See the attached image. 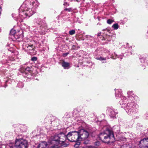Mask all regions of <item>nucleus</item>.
I'll use <instances>...</instances> for the list:
<instances>
[{
	"label": "nucleus",
	"instance_id": "9b49d317",
	"mask_svg": "<svg viewBox=\"0 0 148 148\" xmlns=\"http://www.w3.org/2000/svg\"><path fill=\"white\" fill-rule=\"evenodd\" d=\"M47 144L46 142H43L40 143L38 146L37 148H47Z\"/></svg>",
	"mask_w": 148,
	"mask_h": 148
},
{
	"label": "nucleus",
	"instance_id": "7ed1b4c3",
	"mask_svg": "<svg viewBox=\"0 0 148 148\" xmlns=\"http://www.w3.org/2000/svg\"><path fill=\"white\" fill-rule=\"evenodd\" d=\"M99 137L100 140L104 143H109L110 138L113 137V134L112 132L107 130L104 132L101 133Z\"/></svg>",
	"mask_w": 148,
	"mask_h": 148
},
{
	"label": "nucleus",
	"instance_id": "6e6552de",
	"mask_svg": "<svg viewBox=\"0 0 148 148\" xmlns=\"http://www.w3.org/2000/svg\"><path fill=\"white\" fill-rule=\"evenodd\" d=\"M139 145L140 148H148V138H145L141 140L139 142Z\"/></svg>",
	"mask_w": 148,
	"mask_h": 148
},
{
	"label": "nucleus",
	"instance_id": "ddd939ff",
	"mask_svg": "<svg viewBox=\"0 0 148 148\" xmlns=\"http://www.w3.org/2000/svg\"><path fill=\"white\" fill-rule=\"evenodd\" d=\"M115 96L116 97H121V96L122 90L120 89H116L115 90Z\"/></svg>",
	"mask_w": 148,
	"mask_h": 148
},
{
	"label": "nucleus",
	"instance_id": "20e7f679",
	"mask_svg": "<svg viewBox=\"0 0 148 148\" xmlns=\"http://www.w3.org/2000/svg\"><path fill=\"white\" fill-rule=\"evenodd\" d=\"M23 5H22L19 9V15L20 16L25 18L26 17H29L34 13V11L31 9L28 8H24Z\"/></svg>",
	"mask_w": 148,
	"mask_h": 148
},
{
	"label": "nucleus",
	"instance_id": "1a4fd4ad",
	"mask_svg": "<svg viewBox=\"0 0 148 148\" xmlns=\"http://www.w3.org/2000/svg\"><path fill=\"white\" fill-rule=\"evenodd\" d=\"M108 112L109 115L112 117H114L115 115L118 113V112L116 110L109 108L108 110Z\"/></svg>",
	"mask_w": 148,
	"mask_h": 148
},
{
	"label": "nucleus",
	"instance_id": "6ab92c4d",
	"mask_svg": "<svg viewBox=\"0 0 148 148\" xmlns=\"http://www.w3.org/2000/svg\"><path fill=\"white\" fill-rule=\"evenodd\" d=\"M96 59L98 60H106V58H102V57L97 58H96Z\"/></svg>",
	"mask_w": 148,
	"mask_h": 148
},
{
	"label": "nucleus",
	"instance_id": "a211bd4d",
	"mask_svg": "<svg viewBox=\"0 0 148 148\" xmlns=\"http://www.w3.org/2000/svg\"><path fill=\"white\" fill-rule=\"evenodd\" d=\"M75 31L74 30H71L69 32V33L71 35H72L75 34Z\"/></svg>",
	"mask_w": 148,
	"mask_h": 148
},
{
	"label": "nucleus",
	"instance_id": "f257e3e1",
	"mask_svg": "<svg viewBox=\"0 0 148 148\" xmlns=\"http://www.w3.org/2000/svg\"><path fill=\"white\" fill-rule=\"evenodd\" d=\"M79 133L76 131L68 133L66 136L64 133H61L51 136L49 140V148H58L61 146L66 147L64 143L66 139L70 141L75 142L79 140Z\"/></svg>",
	"mask_w": 148,
	"mask_h": 148
},
{
	"label": "nucleus",
	"instance_id": "aec40b11",
	"mask_svg": "<svg viewBox=\"0 0 148 148\" xmlns=\"http://www.w3.org/2000/svg\"><path fill=\"white\" fill-rule=\"evenodd\" d=\"M37 58L36 57H34L32 58L31 60L34 61H36L37 60Z\"/></svg>",
	"mask_w": 148,
	"mask_h": 148
},
{
	"label": "nucleus",
	"instance_id": "4be33fe9",
	"mask_svg": "<svg viewBox=\"0 0 148 148\" xmlns=\"http://www.w3.org/2000/svg\"><path fill=\"white\" fill-rule=\"evenodd\" d=\"M100 144V142L99 141H97L95 143V145L96 146H99Z\"/></svg>",
	"mask_w": 148,
	"mask_h": 148
},
{
	"label": "nucleus",
	"instance_id": "f3484780",
	"mask_svg": "<svg viewBox=\"0 0 148 148\" xmlns=\"http://www.w3.org/2000/svg\"><path fill=\"white\" fill-rule=\"evenodd\" d=\"M114 22V20L112 19H109L107 21V23L109 24H111Z\"/></svg>",
	"mask_w": 148,
	"mask_h": 148
},
{
	"label": "nucleus",
	"instance_id": "b1692460",
	"mask_svg": "<svg viewBox=\"0 0 148 148\" xmlns=\"http://www.w3.org/2000/svg\"><path fill=\"white\" fill-rule=\"evenodd\" d=\"M64 5L65 6H67V5H69V4L67 3H64Z\"/></svg>",
	"mask_w": 148,
	"mask_h": 148
},
{
	"label": "nucleus",
	"instance_id": "cd10ccee",
	"mask_svg": "<svg viewBox=\"0 0 148 148\" xmlns=\"http://www.w3.org/2000/svg\"><path fill=\"white\" fill-rule=\"evenodd\" d=\"M74 47H75V46H74V45H73V46H72V48L73 49H75Z\"/></svg>",
	"mask_w": 148,
	"mask_h": 148
},
{
	"label": "nucleus",
	"instance_id": "0eeeda50",
	"mask_svg": "<svg viewBox=\"0 0 148 148\" xmlns=\"http://www.w3.org/2000/svg\"><path fill=\"white\" fill-rule=\"evenodd\" d=\"M23 48L26 51L30 53H32L34 51V47L32 45H29L25 43L23 44Z\"/></svg>",
	"mask_w": 148,
	"mask_h": 148
},
{
	"label": "nucleus",
	"instance_id": "a878e982",
	"mask_svg": "<svg viewBox=\"0 0 148 148\" xmlns=\"http://www.w3.org/2000/svg\"><path fill=\"white\" fill-rule=\"evenodd\" d=\"M84 143L85 144H87L88 143V141H84Z\"/></svg>",
	"mask_w": 148,
	"mask_h": 148
},
{
	"label": "nucleus",
	"instance_id": "dca6fc26",
	"mask_svg": "<svg viewBox=\"0 0 148 148\" xmlns=\"http://www.w3.org/2000/svg\"><path fill=\"white\" fill-rule=\"evenodd\" d=\"M114 29H117L119 27V26L117 23H115L112 26Z\"/></svg>",
	"mask_w": 148,
	"mask_h": 148
},
{
	"label": "nucleus",
	"instance_id": "39448f33",
	"mask_svg": "<svg viewBox=\"0 0 148 148\" xmlns=\"http://www.w3.org/2000/svg\"><path fill=\"white\" fill-rule=\"evenodd\" d=\"M133 103H128L126 106L125 105L122 107L125 108V110L128 114L133 116L137 113V112L135 107H133Z\"/></svg>",
	"mask_w": 148,
	"mask_h": 148
},
{
	"label": "nucleus",
	"instance_id": "9d476101",
	"mask_svg": "<svg viewBox=\"0 0 148 148\" xmlns=\"http://www.w3.org/2000/svg\"><path fill=\"white\" fill-rule=\"evenodd\" d=\"M16 31L14 29H12L11 30L10 33L11 35L14 36L15 38H18L21 36H22V35H19L18 36H17V33H16Z\"/></svg>",
	"mask_w": 148,
	"mask_h": 148
},
{
	"label": "nucleus",
	"instance_id": "412c9836",
	"mask_svg": "<svg viewBox=\"0 0 148 148\" xmlns=\"http://www.w3.org/2000/svg\"><path fill=\"white\" fill-rule=\"evenodd\" d=\"M65 10L68 11V12H70L71 11V8H66L64 9Z\"/></svg>",
	"mask_w": 148,
	"mask_h": 148
},
{
	"label": "nucleus",
	"instance_id": "393cba45",
	"mask_svg": "<svg viewBox=\"0 0 148 148\" xmlns=\"http://www.w3.org/2000/svg\"><path fill=\"white\" fill-rule=\"evenodd\" d=\"M79 144H75V147H78V146L79 145Z\"/></svg>",
	"mask_w": 148,
	"mask_h": 148
},
{
	"label": "nucleus",
	"instance_id": "4468645a",
	"mask_svg": "<svg viewBox=\"0 0 148 148\" xmlns=\"http://www.w3.org/2000/svg\"><path fill=\"white\" fill-rule=\"evenodd\" d=\"M62 66L64 68V69H68L69 68V63L63 61L62 63Z\"/></svg>",
	"mask_w": 148,
	"mask_h": 148
},
{
	"label": "nucleus",
	"instance_id": "f03ea898",
	"mask_svg": "<svg viewBox=\"0 0 148 148\" xmlns=\"http://www.w3.org/2000/svg\"><path fill=\"white\" fill-rule=\"evenodd\" d=\"M27 145V140L23 139H16L15 143H10L8 144L5 148H26Z\"/></svg>",
	"mask_w": 148,
	"mask_h": 148
},
{
	"label": "nucleus",
	"instance_id": "423d86ee",
	"mask_svg": "<svg viewBox=\"0 0 148 148\" xmlns=\"http://www.w3.org/2000/svg\"><path fill=\"white\" fill-rule=\"evenodd\" d=\"M78 132L79 133V141L85 140L89 136L88 133L83 129L80 130Z\"/></svg>",
	"mask_w": 148,
	"mask_h": 148
},
{
	"label": "nucleus",
	"instance_id": "5701e85b",
	"mask_svg": "<svg viewBox=\"0 0 148 148\" xmlns=\"http://www.w3.org/2000/svg\"><path fill=\"white\" fill-rule=\"evenodd\" d=\"M68 53H64L63 54V56L64 57H66V56L68 54Z\"/></svg>",
	"mask_w": 148,
	"mask_h": 148
},
{
	"label": "nucleus",
	"instance_id": "f8f14e48",
	"mask_svg": "<svg viewBox=\"0 0 148 148\" xmlns=\"http://www.w3.org/2000/svg\"><path fill=\"white\" fill-rule=\"evenodd\" d=\"M121 99V100L119 101L120 104L122 105H125L127 101L126 98L125 97L122 96Z\"/></svg>",
	"mask_w": 148,
	"mask_h": 148
},
{
	"label": "nucleus",
	"instance_id": "7c9ffc66",
	"mask_svg": "<svg viewBox=\"0 0 148 148\" xmlns=\"http://www.w3.org/2000/svg\"><path fill=\"white\" fill-rule=\"evenodd\" d=\"M124 140H125V139H126V138H124Z\"/></svg>",
	"mask_w": 148,
	"mask_h": 148
},
{
	"label": "nucleus",
	"instance_id": "bb28decb",
	"mask_svg": "<svg viewBox=\"0 0 148 148\" xmlns=\"http://www.w3.org/2000/svg\"><path fill=\"white\" fill-rule=\"evenodd\" d=\"M82 148H88V146H86L85 147H83Z\"/></svg>",
	"mask_w": 148,
	"mask_h": 148
},
{
	"label": "nucleus",
	"instance_id": "c756f323",
	"mask_svg": "<svg viewBox=\"0 0 148 148\" xmlns=\"http://www.w3.org/2000/svg\"><path fill=\"white\" fill-rule=\"evenodd\" d=\"M130 91H128V92H127V94H129V93H130Z\"/></svg>",
	"mask_w": 148,
	"mask_h": 148
},
{
	"label": "nucleus",
	"instance_id": "c85d7f7f",
	"mask_svg": "<svg viewBox=\"0 0 148 148\" xmlns=\"http://www.w3.org/2000/svg\"><path fill=\"white\" fill-rule=\"evenodd\" d=\"M101 34V33H99L98 34V36H100Z\"/></svg>",
	"mask_w": 148,
	"mask_h": 148
},
{
	"label": "nucleus",
	"instance_id": "2eb2a0df",
	"mask_svg": "<svg viewBox=\"0 0 148 148\" xmlns=\"http://www.w3.org/2000/svg\"><path fill=\"white\" fill-rule=\"evenodd\" d=\"M32 5L33 6L34 9H35L38 6L39 3L37 1H35L32 2Z\"/></svg>",
	"mask_w": 148,
	"mask_h": 148
}]
</instances>
